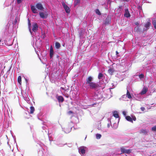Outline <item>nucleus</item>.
I'll return each mask as SVG.
<instances>
[{"mask_svg":"<svg viewBox=\"0 0 156 156\" xmlns=\"http://www.w3.org/2000/svg\"><path fill=\"white\" fill-rule=\"evenodd\" d=\"M93 78L91 76H89L86 79V84L87 87L91 89L98 90L100 87V86L98 83L93 82Z\"/></svg>","mask_w":156,"mask_h":156,"instance_id":"f257e3e1","label":"nucleus"},{"mask_svg":"<svg viewBox=\"0 0 156 156\" xmlns=\"http://www.w3.org/2000/svg\"><path fill=\"white\" fill-rule=\"evenodd\" d=\"M151 25V24L150 20L144 24V27L143 29V33L144 32H147L148 29H149V27Z\"/></svg>","mask_w":156,"mask_h":156,"instance_id":"f03ea898","label":"nucleus"},{"mask_svg":"<svg viewBox=\"0 0 156 156\" xmlns=\"http://www.w3.org/2000/svg\"><path fill=\"white\" fill-rule=\"evenodd\" d=\"M62 5L66 13H69L70 12L69 8L65 4L64 2H62Z\"/></svg>","mask_w":156,"mask_h":156,"instance_id":"7ed1b4c3","label":"nucleus"},{"mask_svg":"<svg viewBox=\"0 0 156 156\" xmlns=\"http://www.w3.org/2000/svg\"><path fill=\"white\" fill-rule=\"evenodd\" d=\"M121 153H126L129 154L131 152V150L130 149L126 150L123 147L121 148Z\"/></svg>","mask_w":156,"mask_h":156,"instance_id":"20e7f679","label":"nucleus"},{"mask_svg":"<svg viewBox=\"0 0 156 156\" xmlns=\"http://www.w3.org/2000/svg\"><path fill=\"white\" fill-rule=\"evenodd\" d=\"M56 98L59 102H62L64 101V98L61 96H58V94H57Z\"/></svg>","mask_w":156,"mask_h":156,"instance_id":"39448f33","label":"nucleus"},{"mask_svg":"<svg viewBox=\"0 0 156 156\" xmlns=\"http://www.w3.org/2000/svg\"><path fill=\"white\" fill-rule=\"evenodd\" d=\"M134 30L135 32L137 33H143V30H142L139 26H136L134 28Z\"/></svg>","mask_w":156,"mask_h":156,"instance_id":"423d86ee","label":"nucleus"},{"mask_svg":"<svg viewBox=\"0 0 156 156\" xmlns=\"http://www.w3.org/2000/svg\"><path fill=\"white\" fill-rule=\"evenodd\" d=\"M38 26L37 23H35L33 25L32 30L35 32H36L38 29Z\"/></svg>","mask_w":156,"mask_h":156,"instance_id":"0eeeda50","label":"nucleus"},{"mask_svg":"<svg viewBox=\"0 0 156 156\" xmlns=\"http://www.w3.org/2000/svg\"><path fill=\"white\" fill-rule=\"evenodd\" d=\"M54 54V51L52 45H51L50 47V57L51 58H52Z\"/></svg>","mask_w":156,"mask_h":156,"instance_id":"6e6552de","label":"nucleus"},{"mask_svg":"<svg viewBox=\"0 0 156 156\" xmlns=\"http://www.w3.org/2000/svg\"><path fill=\"white\" fill-rule=\"evenodd\" d=\"M36 7L37 9L40 10H42L44 9L41 3H37L36 5Z\"/></svg>","mask_w":156,"mask_h":156,"instance_id":"1a4fd4ad","label":"nucleus"},{"mask_svg":"<svg viewBox=\"0 0 156 156\" xmlns=\"http://www.w3.org/2000/svg\"><path fill=\"white\" fill-rule=\"evenodd\" d=\"M124 16L127 18L130 16V15L129 13L128 9H125V13L124 14Z\"/></svg>","mask_w":156,"mask_h":156,"instance_id":"9d476101","label":"nucleus"},{"mask_svg":"<svg viewBox=\"0 0 156 156\" xmlns=\"http://www.w3.org/2000/svg\"><path fill=\"white\" fill-rule=\"evenodd\" d=\"M148 90L147 88L146 87H144L142 90L140 94L141 95L144 94L146 93Z\"/></svg>","mask_w":156,"mask_h":156,"instance_id":"9b49d317","label":"nucleus"},{"mask_svg":"<svg viewBox=\"0 0 156 156\" xmlns=\"http://www.w3.org/2000/svg\"><path fill=\"white\" fill-rule=\"evenodd\" d=\"M84 148V147H80L79 150V153H81L82 154H84L85 152V151Z\"/></svg>","mask_w":156,"mask_h":156,"instance_id":"f8f14e48","label":"nucleus"},{"mask_svg":"<svg viewBox=\"0 0 156 156\" xmlns=\"http://www.w3.org/2000/svg\"><path fill=\"white\" fill-rule=\"evenodd\" d=\"M31 9L34 13H37V11L34 6L31 5Z\"/></svg>","mask_w":156,"mask_h":156,"instance_id":"ddd939ff","label":"nucleus"},{"mask_svg":"<svg viewBox=\"0 0 156 156\" xmlns=\"http://www.w3.org/2000/svg\"><path fill=\"white\" fill-rule=\"evenodd\" d=\"M148 132V131L147 130L145 129H142L140 130V133H143L144 134L146 135Z\"/></svg>","mask_w":156,"mask_h":156,"instance_id":"4468645a","label":"nucleus"},{"mask_svg":"<svg viewBox=\"0 0 156 156\" xmlns=\"http://www.w3.org/2000/svg\"><path fill=\"white\" fill-rule=\"evenodd\" d=\"M113 116L115 118H119V115L118 114V112L117 111H115L113 112Z\"/></svg>","mask_w":156,"mask_h":156,"instance_id":"2eb2a0df","label":"nucleus"},{"mask_svg":"<svg viewBox=\"0 0 156 156\" xmlns=\"http://www.w3.org/2000/svg\"><path fill=\"white\" fill-rule=\"evenodd\" d=\"M40 16L42 18H44L47 17V16L45 15L44 14L43 12H40L39 13Z\"/></svg>","mask_w":156,"mask_h":156,"instance_id":"dca6fc26","label":"nucleus"},{"mask_svg":"<svg viewBox=\"0 0 156 156\" xmlns=\"http://www.w3.org/2000/svg\"><path fill=\"white\" fill-rule=\"evenodd\" d=\"M126 119L128 121L132 123L133 122L132 118L129 116H126Z\"/></svg>","mask_w":156,"mask_h":156,"instance_id":"f3484780","label":"nucleus"},{"mask_svg":"<svg viewBox=\"0 0 156 156\" xmlns=\"http://www.w3.org/2000/svg\"><path fill=\"white\" fill-rule=\"evenodd\" d=\"M126 97L129 99H131L132 98L131 95L130 94V93L129 91L128 90H127V93H126Z\"/></svg>","mask_w":156,"mask_h":156,"instance_id":"a211bd4d","label":"nucleus"},{"mask_svg":"<svg viewBox=\"0 0 156 156\" xmlns=\"http://www.w3.org/2000/svg\"><path fill=\"white\" fill-rule=\"evenodd\" d=\"M35 109L34 107L33 106H31L30 107V113L31 114H33V113Z\"/></svg>","mask_w":156,"mask_h":156,"instance_id":"6ab92c4d","label":"nucleus"},{"mask_svg":"<svg viewBox=\"0 0 156 156\" xmlns=\"http://www.w3.org/2000/svg\"><path fill=\"white\" fill-rule=\"evenodd\" d=\"M80 0H75L74 1V6H76L78 5L80 2Z\"/></svg>","mask_w":156,"mask_h":156,"instance_id":"aec40b11","label":"nucleus"},{"mask_svg":"<svg viewBox=\"0 0 156 156\" xmlns=\"http://www.w3.org/2000/svg\"><path fill=\"white\" fill-rule=\"evenodd\" d=\"M17 81L20 84H21V77L20 76H19L17 78Z\"/></svg>","mask_w":156,"mask_h":156,"instance_id":"412c9836","label":"nucleus"},{"mask_svg":"<svg viewBox=\"0 0 156 156\" xmlns=\"http://www.w3.org/2000/svg\"><path fill=\"white\" fill-rule=\"evenodd\" d=\"M55 46L58 49L60 47V44L59 43L56 42L55 43Z\"/></svg>","mask_w":156,"mask_h":156,"instance_id":"4be33fe9","label":"nucleus"},{"mask_svg":"<svg viewBox=\"0 0 156 156\" xmlns=\"http://www.w3.org/2000/svg\"><path fill=\"white\" fill-rule=\"evenodd\" d=\"M108 72L110 74H112L114 72V70L113 69L110 68L108 70Z\"/></svg>","mask_w":156,"mask_h":156,"instance_id":"5701e85b","label":"nucleus"},{"mask_svg":"<svg viewBox=\"0 0 156 156\" xmlns=\"http://www.w3.org/2000/svg\"><path fill=\"white\" fill-rule=\"evenodd\" d=\"M41 54L43 57H45L46 55V51H43L41 52Z\"/></svg>","mask_w":156,"mask_h":156,"instance_id":"b1692460","label":"nucleus"},{"mask_svg":"<svg viewBox=\"0 0 156 156\" xmlns=\"http://www.w3.org/2000/svg\"><path fill=\"white\" fill-rule=\"evenodd\" d=\"M103 75L101 73H99L98 75V78L99 79H101L103 77Z\"/></svg>","mask_w":156,"mask_h":156,"instance_id":"393cba45","label":"nucleus"},{"mask_svg":"<svg viewBox=\"0 0 156 156\" xmlns=\"http://www.w3.org/2000/svg\"><path fill=\"white\" fill-rule=\"evenodd\" d=\"M110 19L109 18H106L105 22V24H106L109 23V22L110 21Z\"/></svg>","mask_w":156,"mask_h":156,"instance_id":"a878e982","label":"nucleus"},{"mask_svg":"<svg viewBox=\"0 0 156 156\" xmlns=\"http://www.w3.org/2000/svg\"><path fill=\"white\" fill-rule=\"evenodd\" d=\"M152 24L155 29H156V19L154 20L152 22Z\"/></svg>","mask_w":156,"mask_h":156,"instance_id":"bb28decb","label":"nucleus"},{"mask_svg":"<svg viewBox=\"0 0 156 156\" xmlns=\"http://www.w3.org/2000/svg\"><path fill=\"white\" fill-rule=\"evenodd\" d=\"M96 136L97 139H100L101 138V135L100 134L98 133L96 134Z\"/></svg>","mask_w":156,"mask_h":156,"instance_id":"cd10ccee","label":"nucleus"},{"mask_svg":"<svg viewBox=\"0 0 156 156\" xmlns=\"http://www.w3.org/2000/svg\"><path fill=\"white\" fill-rule=\"evenodd\" d=\"M28 24L29 27V30H30V31H31V29L30 28L31 26V23H30V21L29 19H28Z\"/></svg>","mask_w":156,"mask_h":156,"instance_id":"c85d7f7f","label":"nucleus"},{"mask_svg":"<svg viewBox=\"0 0 156 156\" xmlns=\"http://www.w3.org/2000/svg\"><path fill=\"white\" fill-rule=\"evenodd\" d=\"M96 13L98 15H101V13L98 9H96L95 11Z\"/></svg>","mask_w":156,"mask_h":156,"instance_id":"c756f323","label":"nucleus"},{"mask_svg":"<svg viewBox=\"0 0 156 156\" xmlns=\"http://www.w3.org/2000/svg\"><path fill=\"white\" fill-rule=\"evenodd\" d=\"M139 76L140 78L141 79L144 78V76L143 74L142 73L140 74Z\"/></svg>","mask_w":156,"mask_h":156,"instance_id":"7c9ffc66","label":"nucleus"},{"mask_svg":"<svg viewBox=\"0 0 156 156\" xmlns=\"http://www.w3.org/2000/svg\"><path fill=\"white\" fill-rule=\"evenodd\" d=\"M151 130L153 131H156V126L153 127L152 128Z\"/></svg>","mask_w":156,"mask_h":156,"instance_id":"2f4dec72","label":"nucleus"},{"mask_svg":"<svg viewBox=\"0 0 156 156\" xmlns=\"http://www.w3.org/2000/svg\"><path fill=\"white\" fill-rule=\"evenodd\" d=\"M22 0H17V2L18 3L20 4L22 2Z\"/></svg>","mask_w":156,"mask_h":156,"instance_id":"473e14b6","label":"nucleus"},{"mask_svg":"<svg viewBox=\"0 0 156 156\" xmlns=\"http://www.w3.org/2000/svg\"><path fill=\"white\" fill-rule=\"evenodd\" d=\"M140 109L142 111H144L145 110V108L144 107H141L140 108Z\"/></svg>","mask_w":156,"mask_h":156,"instance_id":"72a5a7b5","label":"nucleus"},{"mask_svg":"<svg viewBox=\"0 0 156 156\" xmlns=\"http://www.w3.org/2000/svg\"><path fill=\"white\" fill-rule=\"evenodd\" d=\"M135 24L136 26H139V23L138 22H136L135 23Z\"/></svg>","mask_w":156,"mask_h":156,"instance_id":"f704fd0d","label":"nucleus"},{"mask_svg":"<svg viewBox=\"0 0 156 156\" xmlns=\"http://www.w3.org/2000/svg\"><path fill=\"white\" fill-rule=\"evenodd\" d=\"M121 9V7H119V8L117 10V11L118 12H120V11Z\"/></svg>","mask_w":156,"mask_h":156,"instance_id":"c9c22d12","label":"nucleus"},{"mask_svg":"<svg viewBox=\"0 0 156 156\" xmlns=\"http://www.w3.org/2000/svg\"><path fill=\"white\" fill-rule=\"evenodd\" d=\"M122 114L125 116H126V112L125 111H123Z\"/></svg>","mask_w":156,"mask_h":156,"instance_id":"e433bc0d","label":"nucleus"},{"mask_svg":"<svg viewBox=\"0 0 156 156\" xmlns=\"http://www.w3.org/2000/svg\"><path fill=\"white\" fill-rule=\"evenodd\" d=\"M68 113L69 114H73V112L71 111H70L68 112Z\"/></svg>","mask_w":156,"mask_h":156,"instance_id":"4c0bfd02","label":"nucleus"},{"mask_svg":"<svg viewBox=\"0 0 156 156\" xmlns=\"http://www.w3.org/2000/svg\"><path fill=\"white\" fill-rule=\"evenodd\" d=\"M132 120L135 121L136 120V118L135 116L133 117L132 118Z\"/></svg>","mask_w":156,"mask_h":156,"instance_id":"58836bf2","label":"nucleus"},{"mask_svg":"<svg viewBox=\"0 0 156 156\" xmlns=\"http://www.w3.org/2000/svg\"><path fill=\"white\" fill-rule=\"evenodd\" d=\"M116 54L117 55V56L118 55V54H119V52H118L117 51H116Z\"/></svg>","mask_w":156,"mask_h":156,"instance_id":"ea45409f","label":"nucleus"},{"mask_svg":"<svg viewBox=\"0 0 156 156\" xmlns=\"http://www.w3.org/2000/svg\"><path fill=\"white\" fill-rule=\"evenodd\" d=\"M61 89H62V90H64V88H63V87H61Z\"/></svg>","mask_w":156,"mask_h":156,"instance_id":"a19ab883","label":"nucleus"},{"mask_svg":"<svg viewBox=\"0 0 156 156\" xmlns=\"http://www.w3.org/2000/svg\"><path fill=\"white\" fill-rule=\"evenodd\" d=\"M71 0V2L72 3L73 2V0Z\"/></svg>","mask_w":156,"mask_h":156,"instance_id":"79ce46f5","label":"nucleus"},{"mask_svg":"<svg viewBox=\"0 0 156 156\" xmlns=\"http://www.w3.org/2000/svg\"><path fill=\"white\" fill-rule=\"evenodd\" d=\"M1 40H0V42H1Z\"/></svg>","mask_w":156,"mask_h":156,"instance_id":"37998d69","label":"nucleus"}]
</instances>
